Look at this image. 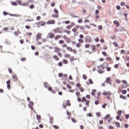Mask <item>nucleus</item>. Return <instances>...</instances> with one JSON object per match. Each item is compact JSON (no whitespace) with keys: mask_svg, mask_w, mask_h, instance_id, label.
Listing matches in <instances>:
<instances>
[{"mask_svg":"<svg viewBox=\"0 0 129 129\" xmlns=\"http://www.w3.org/2000/svg\"><path fill=\"white\" fill-rule=\"evenodd\" d=\"M58 39H60V35H57L54 37V40H57Z\"/></svg>","mask_w":129,"mask_h":129,"instance_id":"37","label":"nucleus"},{"mask_svg":"<svg viewBox=\"0 0 129 129\" xmlns=\"http://www.w3.org/2000/svg\"><path fill=\"white\" fill-rule=\"evenodd\" d=\"M53 31L54 32V33H55V34H57V33H62V30L60 27H57L55 29H53Z\"/></svg>","mask_w":129,"mask_h":129,"instance_id":"5","label":"nucleus"},{"mask_svg":"<svg viewBox=\"0 0 129 129\" xmlns=\"http://www.w3.org/2000/svg\"><path fill=\"white\" fill-rule=\"evenodd\" d=\"M116 38V35H113V36H110V38L111 39V40H114Z\"/></svg>","mask_w":129,"mask_h":129,"instance_id":"29","label":"nucleus"},{"mask_svg":"<svg viewBox=\"0 0 129 129\" xmlns=\"http://www.w3.org/2000/svg\"><path fill=\"white\" fill-rule=\"evenodd\" d=\"M67 50H68V51H70V52H72L73 51L72 47H69V46L67 47Z\"/></svg>","mask_w":129,"mask_h":129,"instance_id":"21","label":"nucleus"},{"mask_svg":"<svg viewBox=\"0 0 129 129\" xmlns=\"http://www.w3.org/2000/svg\"><path fill=\"white\" fill-rule=\"evenodd\" d=\"M72 28V26L71 25H69L68 26L66 27V29H68V30H70Z\"/></svg>","mask_w":129,"mask_h":129,"instance_id":"42","label":"nucleus"},{"mask_svg":"<svg viewBox=\"0 0 129 129\" xmlns=\"http://www.w3.org/2000/svg\"><path fill=\"white\" fill-rule=\"evenodd\" d=\"M92 114L90 112L86 114V116H89V117H92Z\"/></svg>","mask_w":129,"mask_h":129,"instance_id":"38","label":"nucleus"},{"mask_svg":"<svg viewBox=\"0 0 129 129\" xmlns=\"http://www.w3.org/2000/svg\"><path fill=\"white\" fill-rule=\"evenodd\" d=\"M29 105H30V106H33V105H34V102H33V101H29Z\"/></svg>","mask_w":129,"mask_h":129,"instance_id":"60","label":"nucleus"},{"mask_svg":"<svg viewBox=\"0 0 129 129\" xmlns=\"http://www.w3.org/2000/svg\"><path fill=\"white\" fill-rule=\"evenodd\" d=\"M82 22H83V20H82V19H79L78 20V23H79V24H81V23H82Z\"/></svg>","mask_w":129,"mask_h":129,"instance_id":"59","label":"nucleus"},{"mask_svg":"<svg viewBox=\"0 0 129 129\" xmlns=\"http://www.w3.org/2000/svg\"><path fill=\"white\" fill-rule=\"evenodd\" d=\"M103 65L105 68H107L108 67V63H107V62L103 63Z\"/></svg>","mask_w":129,"mask_h":129,"instance_id":"24","label":"nucleus"},{"mask_svg":"<svg viewBox=\"0 0 129 129\" xmlns=\"http://www.w3.org/2000/svg\"><path fill=\"white\" fill-rule=\"evenodd\" d=\"M41 35L42 34L40 33H38L37 35H36V41H39V40H40V39H42V37L41 36Z\"/></svg>","mask_w":129,"mask_h":129,"instance_id":"7","label":"nucleus"},{"mask_svg":"<svg viewBox=\"0 0 129 129\" xmlns=\"http://www.w3.org/2000/svg\"><path fill=\"white\" fill-rule=\"evenodd\" d=\"M113 23H116V27H119V23L118 22V21H117V20H114L113 21Z\"/></svg>","mask_w":129,"mask_h":129,"instance_id":"18","label":"nucleus"},{"mask_svg":"<svg viewBox=\"0 0 129 129\" xmlns=\"http://www.w3.org/2000/svg\"><path fill=\"white\" fill-rule=\"evenodd\" d=\"M76 86L77 87H78V88H80V87L81 86V85L80 84V83H78L76 84Z\"/></svg>","mask_w":129,"mask_h":129,"instance_id":"47","label":"nucleus"},{"mask_svg":"<svg viewBox=\"0 0 129 129\" xmlns=\"http://www.w3.org/2000/svg\"><path fill=\"white\" fill-rule=\"evenodd\" d=\"M117 114H118V115L120 116L121 115V113H122V111L121 110H120L117 112Z\"/></svg>","mask_w":129,"mask_h":129,"instance_id":"35","label":"nucleus"},{"mask_svg":"<svg viewBox=\"0 0 129 129\" xmlns=\"http://www.w3.org/2000/svg\"><path fill=\"white\" fill-rule=\"evenodd\" d=\"M86 84L89 86V84H93V81H92V79H89V82H87Z\"/></svg>","mask_w":129,"mask_h":129,"instance_id":"9","label":"nucleus"},{"mask_svg":"<svg viewBox=\"0 0 129 129\" xmlns=\"http://www.w3.org/2000/svg\"><path fill=\"white\" fill-rule=\"evenodd\" d=\"M59 44H60L62 45V44H64V40H59L58 41Z\"/></svg>","mask_w":129,"mask_h":129,"instance_id":"41","label":"nucleus"},{"mask_svg":"<svg viewBox=\"0 0 129 129\" xmlns=\"http://www.w3.org/2000/svg\"><path fill=\"white\" fill-rule=\"evenodd\" d=\"M45 25H46V22L41 21L40 26L44 27V26H45Z\"/></svg>","mask_w":129,"mask_h":129,"instance_id":"44","label":"nucleus"},{"mask_svg":"<svg viewBox=\"0 0 129 129\" xmlns=\"http://www.w3.org/2000/svg\"><path fill=\"white\" fill-rule=\"evenodd\" d=\"M11 5L12 6H15V7H17V6H18V3H17L15 2H12Z\"/></svg>","mask_w":129,"mask_h":129,"instance_id":"28","label":"nucleus"},{"mask_svg":"<svg viewBox=\"0 0 129 129\" xmlns=\"http://www.w3.org/2000/svg\"><path fill=\"white\" fill-rule=\"evenodd\" d=\"M116 8L118 11H119L120 10V6L117 5L116 6Z\"/></svg>","mask_w":129,"mask_h":129,"instance_id":"63","label":"nucleus"},{"mask_svg":"<svg viewBox=\"0 0 129 129\" xmlns=\"http://www.w3.org/2000/svg\"><path fill=\"white\" fill-rule=\"evenodd\" d=\"M5 43L6 45H11V44H12L11 41L8 40H5Z\"/></svg>","mask_w":129,"mask_h":129,"instance_id":"13","label":"nucleus"},{"mask_svg":"<svg viewBox=\"0 0 129 129\" xmlns=\"http://www.w3.org/2000/svg\"><path fill=\"white\" fill-rule=\"evenodd\" d=\"M95 42H96V43H98V42H99V38L96 37L95 39Z\"/></svg>","mask_w":129,"mask_h":129,"instance_id":"62","label":"nucleus"},{"mask_svg":"<svg viewBox=\"0 0 129 129\" xmlns=\"http://www.w3.org/2000/svg\"><path fill=\"white\" fill-rule=\"evenodd\" d=\"M48 36H49L50 39H53L54 37H55V34H54V33H49Z\"/></svg>","mask_w":129,"mask_h":129,"instance_id":"8","label":"nucleus"},{"mask_svg":"<svg viewBox=\"0 0 129 129\" xmlns=\"http://www.w3.org/2000/svg\"><path fill=\"white\" fill-rule=\"evenodd\" d=\"M113 44L114 45V46H115V47H118V44H117V42H114L113 43Z\"/></svg>","mask_w":129,"mask_h":129,"instance_id":"49","label":"nucleus"},{"mask_svg":"<svg viewBox=\"0 0 129 129\" xmlns=\"http://www.w3.org/2000/svg\"><path fill=\"white\" fill-rule=\"evenodd\" d=\"M29 8L31 10H33V9H34V8H35V5H33V4H31L29 6Z\"/></svg>","mask_w":129,"mask_h":129,"instance_id":"31","label":"nucleus"},{"mask_svg":"<svg viewBox=\"0 0 129 129\" xmlns=\"http://www.w3.org/2000/svg\"><path fill=\"white\" fill-rule=\"evenodd\" d=\"M83 79H84V80H86L87 79V76H86V75L84 74L83 75Z\"/></svg>","mask_w":129,"mask_h":129,"instance_id":"33","label":"nucleus"},{"mask_svg":"<svg viewBox=\"0 0 129 129\" xmlns=\"http://www.w3.org/2000/svg\"><path fill=\"white\" fill-rule=\"evenodd\" d=\"M71 55L68 53H67L64 55L65 58H70V57H71Z\"/></svg>","mask_w":129,"mask_h":129,"instance_id":"39","label":"nucleus"},{"mask_svg":"<svg viewBox=\"0 0 129 129\" xmlns=\"http://www.w3.org/2000/svg\"><path fill=\"white\" fill-rule=\"evenodd\" d=\"M120 98L124 99V100H126V96H123L122 95H120Z\"/></svg>","mask_w":129,"mask_h":129,"instance_id":"17","label":"nucleus"},{"mask_svg":"<svg viewBox=\"0 0 129 129\" xmlns=\"http://www.w3.org/2000/svg\"><path fill=\"white\" fill-rule=\"evenodd\" d=\"M62 65H63V62H62V61H60V62L58 63V66L59 67H61V66H62Z\"/></svg>","mask_w":129,"mask_h":129,"instance_id":"50","label":"nucleus"},{"mask_svg":"<svg viewBox=\"0 0 129 129\" xmlns=\"http://www.w3.org/2000/svg\"><path fill=\"white\" fill-rule=\"evenodd\" d=\"M98 29L100 31H101V30H102V26L99 25L98 26Z\"/></svg>","mask_w":129,"mask_h":129,"instance_id":"52","label":"nucleus"},{"mask_svg":"<svg viewBox=\"0 0 129 129\" xmlns=\"http://www.w3.org/2000/svg\"><path fill=\"white\" fill-rule=\"evenodd\" d=\"M70 62H72V61H75V60H77V58H74V56H71L70 58Z\"/></svg>","mask_w":129,"mask_h":129,"instance_id":"14","label":"nucleus"},{"mask_svg":"<svg viewBox=\"0 0 129 129\" xmlns=\"http://www.w3.org/2000/svg\"><path fill=\"white\" fill-rule=\"evenodd\" d=\"M52 18H59V15H58L57 14H53L52 15Z\"/></svg>","mask_w":129,"mask_h":129,"instance_id":"34","label":"nucleus"},{"mask_svg":"<svg viewBox=\"0 0 129 129\" xmlns=\"http://www.w3.org/2000/svg\"><path fill=\"white\" fill-rule=\"evenodd\" d=\"M96 115L97 117H100L101 116V113H100V112H97L96 113Z\"/></svg>","mask_w":129,"mask_h":129,"instance_id":"22","label":"nucleus"},{"mask_svg":"<svg viewBox=\"0 0 129 129\" xmlns=\"http://www.w3.org/2000/svg\"><path fill=\"white\" fill-rule=\"evenodd\" d=\"M12 78L13 79H15L16 80V81H18V80H19V78L18 77H17V75H13Z\"/></svg>","mask_w":129,"mask_h":129,"instance_id":"12","label":"nucleus"},{"mask_svg":"<svg viewBox=\"0 0 129 129\" xmlns=\"http://www.w3.org/2000/svg\"><path fill=\"white\" fill-rule=\"evenodd\" d=\"M36 119H37V120H40V119H41V115H36Z\"/></svg>","mask_w":129,"mask_h":129,"instance_id":"36","label":"nucleus"},{"mask_svg":"<svg viewBox=\"0 0 129 129\" xmlns=\"http://www.w3.org/2000/svg\"><path fill=\"white\" fill-rule=\"evenodd\" d=\"M85 48H89V47H90V44H87L85 45Z\"/></svg>","mask_w":129,"mask_h":129,"instance_id":"64","label":"nucleus"},{"mask_svg":"<svg viewBox=\"0 0 129 129\" xmlns=\"http://www.w3.org/2000/svg\"><path fill=\"white\" fill-rule=\"evenodd\" d=\"M121 87L122 89H123V88H126L127 87H128V84H126L125 86L124 85H122Z\"/></svg>","mask_w":129,"mask_h":129,"instance_id":"25","label":"nucleus"},{"mask_svg":"<svg viewBox=\"0 0 129 129\" xmlns=\"http://www.w3.org/2000/svg\"><path fill=\"white\" fill-rule=\"evenodd\" d=\"M76 95L77 97H79L80 96V92L77 91L76 92Z\"/></svg>","mask_w":129,"mask_h":129,"instance_id":"40","label":"nucleus"},{"mask_svg":"<svg viewBox=\"0 0 129 129\" xmlns=\"http://www.w3.org/2000/svg\"><path fill=\"white\" fill-rule=\"evenodd\" d=\"M67 87L68 89H71L72 88L71 86H70V84H67Z\"/></svg>","mask_w":129,"mask_h":129,"instance_id":"55","label":"nucleus"},{"mask_svg":"<svg viewBox=\"0 0 129 129\" xmlns=\"http://www.w3.org/2000/svg\"><path fill=\"white\" fill-rule=\"evenodd\" d=\"M43 85L45 88H48V86H49V84L47 82L43 83Z\"/></svg>","mask_w":129,"mask_h":129,"instance_id":"15","label":"nucleus"},{"mask_svg":"<svg viewBox=\"0 0 129 129\" xmlns=\"http://www.w3.org/2000/svg\"><path fill=\"white\" fill-rule=\"evenodd\" d=\"M54 13H55V14H56V15H57V14L59 13V12L58 11V10H57V9H55L54 10Z\"/></svg>","mask_w":129,"mask_h":129,"instance_id":"56","label":"nucleus"},{"mask_svg":"<svg viewBox=\"0 0 129 129\" xmlns=\"http://www.w3.org/2000/svg\"><path fill=\"white\" fill-rule=\"evenodd\" d=\"M64 23L66 25H68V24H70V21L67 20V21H64Z\"/></svg>","mask_w":129,"mask_h":129,"instance_id":"53","label":"nucleus"},{"mask_svg":"<svg viewBox=\"0 0 129 129\" xmlns=\"http://www.w3.org/2000/svg\"><path fill=\"white\" fill-rule=\"evenodd\" d=\"M64 33H67L68 35H70L71 34V31L70 30H67V29H64L63 30Z\"/></svg>","mask_w":129,"mask_h":129,"instance_id":"11","label":"nucleus"},{"mask_svg":"<svg viewBox=\"0 0 129 129\" xmlns=\"http://www.w3.org/2000/svg\"><path fill=\"white\" fill-rule=\"evenodd\" d=\"M98 72L99 73V74H102V73H104V72L102 71V70H97Z\"/></svg>","mask_w":129,"mask_h":129,"instance_id":"30","label":"nucleus"},{"mask_svg":"<svg viewBox=\"0 0 129 129\" xmlns=\"http://www.w3.org/2000/svg\"><path fill=\"white\" fill-rule=\"evenodd\" d=\"M67 106H70V105H71V104L70 103V101L69 100H68L67 101Z\"/></svg>","mask_w":129,"mask_h":129,"instance_id":"32","label":"nucleus"},{"mask_svg":"<svg viewBox=\"0 0 129 129\" xmlns=\"http://www.w3.org/2000/svg\"><path fill=\"white\" fill-rule=\"evenodd\" d=\"M62 62L63 64H68V60H67L66 59H63Z\"/></svg>","mask_w":129,"mask_h":129,"instance_id":"27","label":"nucleus"},{"mask_svg":"<svg viewBox=\"0 0 129 129\" xmlns=\"http://www.w3.org/2000/svg\"><path fill=\"white\" fill-rule=\"evenodd\" d=\"M91 48H92V52H95L96 51V50H95V48H96V46H95V45L94 44L92 45Z\"/></svg>","mask_w":129,"mask_h":129,"instance_id":"10","label":"nucleus"},{"mask_svg":"<svg viewBox=\"0 0 129 129\" xmlns=\"http://www.w3.org/2000/svg\"><path fill=\"white\" fill-rule=\"evenodd\" d=\"M47 25H54L55 24V20H48L46 22Z\"/></svg>","mask_w":129,"mask_h":129,"instance_id":"6","label":"nucleus"},{"mask_svg":"<svg viewBox=\"0 0 129 129\" xmlns=\"http://www.w3.org/2000/svg\"><path fill=\"white\" fill-rule=\"evenodd\" d=\"M54 49H55L54 52H55V53H57V52H59V51H60V48H59L57 47H54Z\"/></svg>","mask_w":129,"mask_h":129,"instance_id":"23","label":"nucleus"},{"mask_svg":"<svg viewBox=\"0 0 129 129\" xmlns=\"http://www.w3.org/2000/svg\"><path fill=\"white\" fill-rule=\"evenodd\" d=\"M104 119L107 120L108 122H110L112 118L110 117V115L109 114H107L105 117H104Z\"/></svg>","mask_w":129,"mask_h":129,"instance_id":"4","label":"nucleus"},{"mask_svg":"<svg viewBox=\"0 0 129 129\" xmlns=\"http://www.w3.org/2000/svg\"><path fill=\"white\" fill-rule=\"evenodd\" d=\"M58 77H60V78L63 77V73H58Z\"/></svg>","mask_w":129,"mask_h":129,"instance_id":"48","label":"nucleus"},{"mask_svg":"<svg viewBox=\"0 0 129 129\" xmlns=\"http://www.w3.org/2000/svg\"><path fill=\"white\" fill-rule=\"evenodd\" d=\"M53 58L55 59V61H59V57H58V56H57V55H54L53 56Z\"/></svg>","mask_w":129,"mask_h":129,"instance_id":"16","label":"nucleus"},{"mask_svg":"<svg viewBox=\"0 0 129 129\" xmlns=\"http://www.w3.org/2000/svg\"><path fill=\"white\" fill-rule=\"evenodd\" d=\"M80 90L81 92H84V88H83L82 87L80 88Z\"/></svg>","mask_w":129,"mask_h":129,"instance_id":"57","label":"nucleus"},{"mask_svg":"<svg viewBox=\"0 0 129 129\" xmlns=\"http://www.w3.org/2000/svg\"><path fill=\"white\" fill-rule=\"evenodd\" d=\"M28 107L31 109V110H34V107H33V106H31V105L28 104Z\"/></svg>","mask_w":129,"mask_h":129,"instance_id":"61","label":"nucleus"},{"mask_svg":"<svg viewBox=\"0 0 129 129\" xmlns=\"http://www.w3.org/2000/svg\"><path fill=\"white\" fill-rule=\"evenodd\" d=\"M3 15L4 16H8V15H9V16H10V17H21L20 15L9 13L6 11L3 12Z\"/></svg>","mask_w":129,"mask_h":129,"instance_id":"1","label":"nucleus"},{"mask_svg":"<svg viewBox=\"0 0 129 129\" xmlns=\"http://www.w3.org/2000/svg\"><path fill=\"white\" fill-rule=\"evenodd\" d=\"M16 3H17V4L18 5H19L20 6H21V5L22 4V2H21V1H20V0H16Z\"/></svg>","mask_w":129,"mask_h":129,"instance_id":"51","label":"nucleus"},{"mask_svg":"<svg viewBox=\"0 0 129 129\" xmlns=\"http://www.w3.org/2000/svg\"><path fill=\"white\" fill-rule=\"evenodd\" d=\"M120 6L121 7H124V6H125V3H124V2H121L120 3Z\"/></svg>","mask_w":129,"mask_h":129,"instance_id":"45","label":"nucleus"},{"mask_svg":"<svg viewBox=\"0 0 129 129\" xmlns=\"http://www.w3.org/2000/svg\"><path fill=\"white\" fill-rule=\"evenodd\" d=\"M102 54L105 57H107L108 56V54L106 53V52L105 51H102Z\"/></svg>","mask_w":129,"mask_h":129,"instance_id":"19","label":"nucleus"},{"mask_svg":"<svg viewBox=\"0 0 129 129\" xmlns=\"http://www.w3.org/2000/svg\"><path fill=\"white\" fill-rule=\"evenodd\" d=\"M53 127L54 129H59V126H58L57 125H53Z\"/></svg>","mask_w":129,"mask_h":129,"instance_id":"46","label":"nucleus"},{"mask_svg":"<svg viewBox=\"0 0 129 129\" xmlns=\"http://www.w3.org/2000/svg\"><path fill=\"white\" fill-rule=\"evenodd\" d=\"M107 83V84H109V85H112V84L111 83V82H112V80L110 79V77H107L104 83Z\"/></svg>","mask_w":129,"mask_h":129,"instance_id":"3","label":"nucleus"},{"mask_svg":"<svg viewBox=\"0 0 129 129\" xmlns=\"http://www.w3.org/2000/svg\"><path fill=\"white\" fill-rule=\"evenodd\" d=\"M90 101H89V100H86V102H85V103H86V105H87V106H88V105H89V103H90Z\"/></svg>","mask_w":129,"mask_h":129,"instance_id":"43","label":"nucleus"},{"mask_svg":"<svg viewBox=\"0 0 129 129\" xmlns=\"http://www.w3.org/2000/svg\"><path fill=\"white\" fill-rule=\"evenodd\" d=\"M85 40L86 43H91V42H92V38L89 35H87L85 37Z\"/></svg>","mask_w":129,"mask_h":129,"instance_id":"2","label":"nucleus"},{"mask_svg":"<svg viewBox=\"0 0 129 129\" xmlns=\"http://www.w3.org/2000/svg\"><path fill=\"white\" fill-rule=\"evenodd\" d=\"M115 125H116L117 127H120V123L119 122H115Z\"/></svg>","mask_w":129,"mask_h":129,"instance_id":"20","label":"nucleus"},{"mask_svg":"<svg viewBox=\"0 0 129 129\" xmlns=\"http://www.w3.org/2000/svg\"><path fill=\"white\" fill-rule=\"evenodd\" d=\"M127 92V91H126V90H123L122 91V94H126Z\"/></svg>","mask_w":129,"mask_h":129,"instance_id":"54","label":"nucleus"},{"mask_svg":"<svg viewBox=\"0 0 129 129\" xmlns=\"http://www.w3.org/2000/svg\"><path fill=\"white\" fill-rule=\"evenodd\" d=\"M86 98L85 97H83L82 98V102L83 103V102H85V101L86 102Z\"/></svg>","mask_w":129,"mask_h":129,"instance_id":"26","label":"nucleus"},{"mask_svg":"<svg viewBox=\"0 0 129 129\" xmlns=\"http://www.w3.org/2000/svg\"><path fill=\"white\" fill-rule=\"evenodd\" d=\"M72 32H73L74 33L77 32V29L76 28H73Z\"/></svg>","mask_w":129,"mask_h":129,"instance_id":"58","label":"nucleus"}]
</instances>
